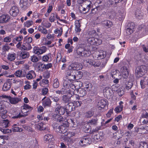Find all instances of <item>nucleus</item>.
Returning <instances> with one entry per match:
<instances>
[{"label":"nucleus","mask_w":148,"mask_h":148,"mask_svg":"<svg viewBox=\"0 0 148 148\" xmlns=\"http://www.w3.org/2000/svg\"><path fill=\"white\" fill-rule=\"evenodd\" d=\"M101 23L103 26L106 28H109L113 25L112 21L108 20H104L102 21Z\"/></svg>","instance_id":"aec40b11"},{"label":"nucleus","mask_w":148,"mask_h":148,"mask_svg":"<svg viewBox=\"0 0 148 148\" xmlns=\"http://www.w3.org/2000/svg\"><path fill=\"white\" fill-rule=\"evenodd\" d=\"M59 19V17L58 15L55 12L52 13L50 15V17L49 18V20L51 22H53L56 20V19Z\"/></svg>","instance_id":"7c9ffc66"},{"label":"nucleus","mask_w":148,"mask_h":148,"mask_svg":"<svg viewBox=\"0 0 148 148\" xmlns=\"http://www.w3.org/2000/svg\"><path fill=\"white\" fill-rule=\"evenodd\" d=\"M47 50V48L45 46L39 47L35 46L33 48V52L37 55L38 56L45 53Z\"/></svg>","instance_id":"423d86ee"},{"label":"nucleus","mask_w":148,"mask_h":148,"mask_svg":"<svg viewBox=\"0 0 148 148\" xmlns=\"http://www.w3.org/2000/svg\"><path fill=\"white\" fill-rule=\"evenodd\" d=\"M138 29L139 32L143 35H145L148 34V26L141 25L138 26Z\"/></svg>","instance_id":"9b49d317"},{"label":"nucleus","mask_w":148,"mask_h":148,"mask_svg":"<svg viewBox=\"0 0 148 148\" xmlns=\"http://www.w3.org/2000/svg\"><path fill=\"white\" fill-rule=\"evenodd\" d=\"M123 102L121 101L119 103V105L116 107L114 109V111L116 113H119L122 111L123 108Z\"/></svg>","instance_id":"c85d7f7f"},{"label":"nucleus","mask_w":148,"mask_h":148,"mask_svg":"<svg viewBox=\"0 0 148 148\" xmlns=\"http://www.w3.org/2000/svg\"><path fill=\"white\" fill-rule=\"evenodd\" d=\"M21 101L20 98L17 97H10L9 99V101L12 104H16Z\"/></svg>","instance_id":"f704fd0d"},{"label":"nucleus","mask_w":148,"mask_h":148,"mask_svg":"<svg viewBox=\"0 0 148 148\" xmlns=\"http://www.w3.org/2000/svg\"><path fill=\"white\" fill-rule=\"evenodd\" d=\"M50 97L53 101L56 102V105H59V103L58 102L60 100L59 98L58 97L55 96H50Z\"/></svg>","instance_id":"de8ad7c7"},{"label":"nucleus","mask_w":148,"mask_h":148,"mask_svg":"<svg viewBox=\"0 0 148 148\" xmlns=\"http://www.w3.org/2000/svg\"><path fill=\"white\" fill-rule=\"evenodd\" d=\"M146 67L144 65L138 66L135 71L136 74L139 77H141L145 74L147 71Z\"/></svg>","instance_id":"0eeeda50"},{"label":"nucleus","mask_w":148,"mask_h":148,"mask_svg":"<svg viewBox=\"0 0 148 148\" xmlns=\"http://www.w3.org/2000/svg\"><path fill=\"white\" fill-rule=\"evenodd\" d=\"M89 36V38L87 39L88 43L91 45H98L102 43L101 40L99 38H95L94 36L97 35V32L95 30H92L88 33Z\"/></svg>","instance_id":"f03ea898"},{"label":"nucleus","mask_w":148,"mask_h":148,"mask_svg":"<svg viewBox=\"0 0 148 148\" xmlns=\"http://www.w3.org/2000/svg\"><path fill=\"white\" fill-rule=\"evenodd\" d=\"M74 67L73 68V70H79L82 68V66L80 64L76 63L74 65Z\"/></svg>","instance_id":"8fccbe9b"},{"label":"nucleus","mask_w":148,"mask_h":148,"mask_svg":"<svg viewBox=\"0 0 148 148\" xmlns=\"http://www.w3.org/2000/svg\"><path fill=\"white\" fill-rule=\"evenodd\" d=\"M57 105L58 106L55 110L56 112L60 115H63L65 113L64 108L62 107L59 104Z\"/></svg>","instance_id":"bb28decb"},{"label":"nucleus","mask_w":148,"mask_h":148,"mask_svg":"<svg viewBox=\"0 0 148 148\" xmlns=\"http://www.w3.org/2000/svg\"><path fill=\"white\" fill-rule=\"evenodd\" d=\"M31 60L33 62H37L38 61V59L35 55H34L30 57Z\"/></svg>","instance_id":"864d4df0"},{"label":"nucleus","mask_w":148,"mask_h":148,"mask_svg":"<svg viewBox=\"0 0 148 148\" xmlns=\"http://www.w3.org/2000/svg\"><path fill=\"white\" fill-rule=\"evenodd\" d=\"M135 16L136 17L139 19H140L143 18V15L142 14V12L140 9H138L136 10L135 12Z\"/></svg>","instance_id":"e433bc0d"},{"label":"nucleus","mask_w":148,"mask_h":148,"mask_svg":"<svg viewBox=\"0 0 148 148\" xmlns=\"http://www.w3.org/2000/svg\"><path fill=\"white\" fill-rule=\"evenodd\" d=\"M63 84L64 88L66 89L71 88L73 90H74V91L78 89L79 87V86H78L77 84H75L73 82L68 79L64 81Z\"/></svg>","instance_id":"7ed1b4c3"},{"label":"nucleus","mask_w":148,"mask_h":148,"mask_svg":"<svg viewBox=\"0 0 148 148\" xmlns=\"http://www.w3.org/2000/svg\"><path fill=\"white\" fill-rule=\"evenodd\" d=\"M133 85V83L131 82L128 81L126 84L125 88L129 90L131 88Z\"/></svg>","instance_id":"69168bd1"},{"label":"nucleus","mask_w":148,"mask_h":148,"mask_svg":"<svg viewBox=\"0 0 148 148\" xmlns=\"http://www.w3.org/2000/svg\"><path fill=\"white\" fill-rule=\"evenodd\" d=\"M93 139L97 141H101L103 138V135L102 132H99L98 133L95 134L93 136Z\"/></svg>","instance_id":"393cba45"},{"label":"nucleus","mask_w":148,"mask_h":148,"mask_svg":"<svg viewBox=\"0 0 148 148\" xmlns=\"http://www.w3.org/2000/svg\"><path fill=\"white\" fill-rule=\"evenodd\" d=\"M83 138V139L84 145H87V144H89L90 143V139L89 138L86 137Z\"/></svg>","instance_id":"338daca9"},{"label":"nucleus","mask_w":148,"mask_h":148,"mask_svg":"<svg viewBox=\"0 0 148 148\" xmlns=\"http://www.w3.org/2000/svg\"><path fill=\"white\" fill-rule=\"evenodd\" d=\"M62 29H56L54 31V33L55 34H58V36H61L62 34Z\"/></svg>","instance_id":"052dcab7"},{"label":"nucleus","mask_w":148,"mask_h":148,"mask_svg":"<svg viewBox=\"0 0 148 148\" xmlns=\"http://www.w3.org/2000/svg\"><path fill=\"white\" fill-rule=\"evenodd\" d=\"M120 71L123 78L124 79H127L129 75V72L127 67L125 66L122 67Z\"/></svg>","instance_id":"2eb2a0df"},{"label":"nucleus","mask_w":148,"mask_h":148,"mask_svg":"<svg viewBox=\"0 0 148 148\" xmlns=\"http://www.w3.org/2000/svg\"><path fill=\"white\" fill-rule=\"evenodd\" d=\"M16 54L15 53H9L7 56V59L10 61L14 60L16 58Z\"/></svg>","instance_id":"c9c22d12"},{"label":"nucleus","mask_w":148,"mask_h":148,"mask_svg":"<svg viewBox=\"0 0 148 148\" xmlns=\"http://www.w3.org/2000/svg\"><path fill=\"white\" fill-rule=\"evenodd\" d=\"M20 5L21 8L24 10H26L29 6V3L28 0H20Z\"/></svg>","instance_id":"f3484780"},{"label":"nucleus","mask_w":148,"mask_h":148,"mask_svg":"<svg viewBox=\"0 0 148 148\" xmlns=\"http://www.w3.org/2000/svg\"><path fill=\"white\" fill-rule=\"evenodd\" d=\"M73 104V106H74V108L75 109V107H78L80 106L82 104V102L81 101H74Z\"/></svg>","instance_id":"603ef678"},{"label":"nucleus","mask_w":148,"mask_h":148,"mask_svg":"<svg viewBox=\"0 0 148 148\" xmlns=\"http://www.w3.org/2000/svg\"><path fill=\"white\" fill-rule=\"evenodd\" d=\"M114 2V0H108L105 3L104 5L108 7L115 6L116 4Z\"/></svg>","instance_id":"2f4dec72"},{"label":"nucleus","mask_w":148,"mask_h":148,"mask_svg":"<svg viewBox=\"0 0 148 148\" xmlns=\"http://www.w3.org/2000/svg\"><path fill=\"white\" fill-rule=\"evenodd\" d=\"M33 109L32 107L30 106L28 104H24L21 107V113L19 112L18 114L17 113L15 116H12V118L15 119L26 116L29 114V112L31 111Z\"/></svg>","instance_id":"f257e3e1"},{"label":"nucleus","mask_w":148,"mask_h":148,"mask_svg":"<svg viewBox=\"0 0 148 148\" xmlns=\"http://www.w3.org/2000/svg\"><path fill=\"white\" fill-rule=\"evenodd\" d=\"M31 124L33 125H35V127L40 130H45L46 129L45 125L40 121H38L37 122L32 121Z\"/></svg>","instance_id":"1a4fd4ad"},{"label":"nucleus","mask_w":148,"mask_h":148,"mask_svg":"<svg viewBox=\"0 0 148 148\" xmlns=\"http://www.w3.org/2000/svg\"><path fill=\"white\" fill-rule=\"evenodd\" d=\"M52 55L50 53L46 54L42 57V59L44 62H49L52 61Z\"/></svg>","instance_id":"4be33fe9"},{"label":"nucleus","mask_w":148,"mask_h":148,"mask_svg":"<svg viewBox=\"0 0 148 148\" xmlns=\"http://www.w3.org/2000/svg\"><path fill=\"white\" fill-rule=\"evenodd\" d=\"M26 76L27 79H30L33 77H35L36 74L34 71L31 70L29 71L27 74L26 73Z\"/></svg>","instance_id":"473e14b6"},{"label":"nucleus","mask_w":148,"mask_h":148,"mask_svg":"<svg viewBox=\"0 0 148 148\" xmlns=\"http://www.w3.org/2000/svg\"><path fill=\"white\" fill-rule=\"evenodd\" d=\"M7 111L6 110H3L1 112V117L3 119H5L7 117L6 114L7 113Z\"/></svg>","instance_id":"6e6d98bb"},{"label":"nucleus","mask_w":148,"mask_h":148,"mask_svg":"<svg viewBox=\"0 0 148 148\" xmlns=\"http://www.w3.org/2000/svg\"><path fill=\"white\" fill-rule=\"evenodd\" d=\"M141 118H148V113L146 111H144L143 112L140 117Z\"/></svg>","instance_id":"0e129e2a"},{"label":"nucleus","mask_w":148,"mask_h":148,"mask_svg":"<svg viewBox=\"0 0 148 148\" xmlns=\"http://www.w3.org/2000/svg\"><path fill=\"white\" fill-rule=\"evenodd\" d=\"M3 122L1 123V125L3 127H7L8 126L9 124V121H2Z\"/></svg>","instance_id":"680f3d73"},{"label":"nucleus","mask_w":148,"mask_h":148,"mask_svg":"<svg viewBox=\"0 0 148 148\" xmlns=\"http://www.w3.org/2000/svg\"><path fill=\"white\" fill-rule=\"evenodd\" d=\"M75 133L73 132H66L64 134V139L66 141L70 143H72L73 142V140L71 137L74 136Z\"/></svg>","instance_id":"9d476101"},{"label":"nucleus","mask_w":148,"mask_h":148,"mask_svg":"<svg viewBox=\"0 0 148 148\" xmlns=\"http://www.w3.org/2000/svg\"><path fill=\"white\" fill-rule=\"evenodd\" d=\"M12 85L11 80L10 79H7L4 84L2 87V90L4 91H7L10 89Z\"/></svg>","instance_id":"4468645a"},{"label":"nucleus","mask_w":148,"mask_h":148,"mask_svg":"<svg viewBox=\"0 0 148 148\" xmlns=\"http://www.w3.org/2000/svg\"><path fill=\"white\" fill-rule=\"evenodd\" d=\"M73 93V92H69L66 94L64 95L62 97V100L63 101L66 103H70L71 101V98L72 97V94Z\"/></svg>","instance_id":"f8f14e48"},{"label":"nucleus","mask_w":148,"mask_h":148,"mask_svg":"<svg viewBox=\"0 0 148 148\" xmlns=\"http://www.w3.org/2000/svg\"><path fill=\"white\" fill-rule=\"evenodd\" d=\"M59 83L57 78L55 79L54 80V83L53 85V87L54 88H58L59 87Z\"/></svg>","instance_id":"3c124183"},{"label":"nucleus","mask_w":148,"mask_h":148,"mask_svg":"<svg viewBox=\"0 0 148 148\" xmlns=\"http://www.w3.org/2000/svg\"><path fill=\"white\" fill-rule=\"evenodd\" d=\"M49 82L48 80L47 79H43L42 80V82H40V85L42 86H43V84L47 85V86H48Z\"/></svg>","instance_id":"13d9d810"},{"label":"nucleus","mask_w":148,"mask_h":148,"mask_svg":"<svg viewBox=\"0 0 148 148\" xmlns=\"http://www.w3.org/2000/svg\"><path fill=\"white\" fill-rule=\"evenodd\" d=\"M81 85L84 88H86L89 90H91L92 87V85L91 83L88 81H84L82 82Z\"/></svg>","instance_id":"b1692460"},{"label":"nucleus","mask_w":148,"mask_h":148,"mask_svg":"<svg viewBox=\"0 0 148 148\" xmlns=\"http://www.w3.org/2000/svg\"><path fill=\"white\" fill-rule=\"evenodd\" d=\"M77 89L75 90L77 91V93L79 94V96L80 97H83L86 94V91L84 89L80 88Z\"/></svg>","instance_id":"72a5a7b5"},{"label":"nucleus","mask_w":148,"mask_h":148,"mask_svg":"<svg viewBox=\"0 0 148 148\" xmlns=\"http://www.w3.org/2000/svg\"><path fill=\"white\" fill-rule=\"evenodd\" d=\"M60 114H55L53 115V119L54 120H62L63 117Z\"/></svg>","instance_id":"ea45409f"},{"label":"nucleus","mask_w":148,"mask_h":148,"mask_svg":"<svg viewBox=\"0 0 148 148\" xmlns=\"http://www.w3.org/2000/svg\"><path fill=\"white\" fill-rule=\"evenodd\" d=\"M84 4H85L86 5H87L86 8L87 9H88V11L86 12L85 13H87L88 12L89 10L90 9L92 2L88 0L85 2H84Z\"/></svg>","instance_id":"a18cd8bd"},{"label":"nucleus","mask_w":148,"mask_h":148,"mask_svg":"<svg viewBox=\"0 0 148 148\" xmlns=\"http://www.w3.org/2000/svg\"><path fill=\"white\" fill-rule=\"evenodd\" d=\"M10 47L9 46L8 44H5L3 45L2 48V50L3 52L5 53L6 51H8L10 49Z\"/></svg>","instance_id":"49530a36"},{"label":"nucleus","mask_w":148,"mask_h":148,"mask_svg":"<svg viewBox=\"0 0 148 148\" xmlns=\"http://www.w3.org/2000/svg\"><path fill=\"white\" fill-rule=\"evenodd\" d=\"M10 19L9 16L7 14H3L0 16V23H4L8 22Z\"/></svg>","instance_id":"6ab92c4d"},{"label":"nucleus","mask_w":148,"mask_h":148,"mask_svg":"<svg viewBox=\"0 0 148 148\" xmlns=\"http://www.w3.org/2000/svg\"><path fill=\"white\" fill-rule=\"evenodd\" d=\"M62 125H61L58 128H56V132L64 134L66 133L67 131V127L70 126L68 121H62Z\"/></svg>","instance_id":"20e7f679"},{"label":"nucleus","mask_w":148,"mask_h":148,"mask_svg":"<svg viewBox=\"0 0 148 148\" xmlns=\"http://www.w3.org/2000/svg\"><path fill=\"white\" fill-rule=\"evenodd\" d=\"M77 53L79 56L84 57H88L91 54V51L89 49L82 48L77 49Z\"/></svg>","instance_id":"39448f33"},{"label":"nucleus","mask_w":148,"mask_h":148,"mask_svg":"<svg viewBox=\"0 0 148 148\" xmlns=\"http://www.w3.org/2000/svg\"><path fill=\"white\" fill-rule=\"evenodd\" d=\"M19 10L18 8L16 6H13L10 11V14L13 17H16L19 14Z\"/></svg>","instance_id":"ddd939ff"},{"label":"nucleus","mask_w":148,"mask_h":148,"mask_svg":"<svg viewBox=\"0 0 148 148\" xmlns=\"http://www.w3.org/2000/svg\"><path fill=\"white\" fill-rule=\"evenodd\" d=\"M76 75L75 76V80L77 81L82 78V73L80 71H77L75 73Z\"/></svg>","instance_id":"a19ab883"},{"label":"nucleus","mask_w":148,"mask_h":148,"mask_svg":"<svg viewBox=\"0 0 148 148\" xmlns=\"http://www.w3.org/2000/svg\"><path fill=\"white\" fill-rule=\"evenodd\" d=\"M13 39L12 41L13 43L16 44L17 42H21L23 39V37L22 36H19L15 38H13Z\"/></svg>","instance_id":"79ce46f5"},{"label":"nucleus","mask_w":148,"mask_h":148,"mask_svg":"<svg viewBox=\"0 0 148 148\" xmlns=\"http://www.w3.org/2000/svg\"><path fill=\"white\" fill-rule=\"evenodd\" d=\"M33 24V22L32 20H28L24 22V27L28 28L31 26Z\"/></svg>","instance_id":"c03bdc74"},{"label":"nucleus","mask_w":148,"mask_h":148,"mask_svg":"<svg viewBox=\"0 0 148 148\" xmlns=\"http://www.w3.org/2000/svg\"><path fill=\"white\" fill-rule=\"evenodd\" d=\"M13 131L14 132H21L23 131V129L17 127H12Z\"/></svg>","instance_id":"bf43d9fd"},{"label":"nucleus","mask_w":148,"mask_h":148,"mask_svg":"<svg viewBox=\"0 0 148 148\" xmlns=\"http://www.w3.org/2000/svg\"><path fill=\"white\" fill-rule=\"evenodd\" d=\"M42 105L44 107H50L51 106L52 101L49 98H47L46 97H45L42 99Z\"/></svg>","instance_id":"a211bd4d"},{"label":"nucleus","mask_w":148,"mask_h":148,"mask_svg":"<svg viewBox=\"0 0 148 148\" xmlns=\"http://www.w3.org/2000/svg\"><path fill=\"white\" fill-rule=\"evenodd\" d=\"M14 37V35L12 34L6 36L4 38L3 41L5 42H10L11 41Z\"/></svg>","instance_id":"4c0bfd02"},{"label":"nucleus","mask_w":148,"mask_h":148,"mask_svg":"<svg viewBox=\"0 0 148 148\" xmlns=\"http://www.w3.org/2000/svg\"><path fill=\"white\" fill-rule=\"evenodd\" d=\"M29 56V53L25 51H22L20 54V58L21 60L28 58Z\"/></svg>","instance_id":"c756f323"},{"label":"nucleus","mask_w":148,"mask_h":148,"mask_svg":"<svg viewBox=\"0 0 148 148\" xmlns=\"http://www.w3.org/2000/svg\"><path fill=\"white\" fill-rule=\"evenodd\" d=\"M34 148H37L38 146V141L35 138L33 140V143L32 144Z\"/></svg>","instance_id":"e2e57ef3"},{"label":"nucleus","mask_w":148,"mask_h":148,"mask_svg":"<svg viewBox=\"0 0 148 148\" xmlns=\"http://www.w3.org/2000/svg\"><path fill=\"white\" fill-rule=\"evenodd\" d=\"M45 64L40 63L38 66V69L40 71H42L44 70L45 69Z\"/></svg>","instance_id":"774afa93"},{"label":"nucleus","mask_w":148,"mask_h":148,"mask_svg":"<svg viewBox=\"0 0 148 148\" xmlns=\"http://www.w3.org/2000/svg\"><path fill=\"white\" fill-rule=\"evenodd\" d=\"M71 71H69L67 72L66 74V77L67 79L73 81L75 80V75L72 74Z\"/></svg>","instance_id":"cd10ccee"},{"label":"nucleus","mask_w":148,"mask_h":148,"mask_svg":"<svg viewBox=\"0 0 148 148\" xmlns=\"http://www.w3.org/2000/svg\"><path fill=\"white\" fill-rule=\"evenodd\" d=\"M38 30L41 33L43 34H46L47 33V29L43 27L39 26L38 27Z\"/></svg>","instance_id":"37998d69"},{"label":"nucleus","mask_w":148,"mask_h":148,"mask_svg":"<svg viewBox=\"0 0 148 148\" xmlns=\"http://www.w3.org/2000/svg\"><path fill=\"white\" fill-rule=\"evenodd\" d=\"M135 24L133 22H130L127 24L126 29L127 35H130L135 30Z\"/></svg>","instance_id":"6e6552de"},{"label":"nucleus","mask_w":148,"mask_h":148,"mask_svg":"<svg viewBox=\"0 0 148 148\" xmlns=\"http://www.w3.org/2000/svg\"><path fill=\"white\" fill-rule=\"evenodd\" d=\"M50 76V71H47L44 72L43 74V76L45 79H48L49 78Z\"/></svg>","instance_id":"4d7b16f0"},{"label":"nucleus","mask_w":148,"mask_h":148,"mask_svg":"<svg viewBox=\"0 0 148 148\" xmlns=\"http://www.w3.org/2000/svg\"><path fill=\"white\" fill-rule=\"evenodd\" d=\"M86 61L87 63H89V65L93 66L94 67H97L99 66V64H97L96 62L92 59H87L86 60Z\"/></svg>","instance_id":"58836bf2"},{"label":"nucleus","mask_w":148,"mask_h":148,"mask_svg":"<svg viewBox=\"0 0 148 148\" xmlns=\"http://www.w3.org/2000/svg\"><path fill=\"white\" fill-rule=\"evenodd\" d=\"M73 103L71 102L68 103L65 106V111L67 113H68L74 110L75 109L73 107Z\"/></svg>","instance_id":"a878e982"},{"label":"nucleus","mask_w":148,"mask_h":148,"mask_svg":"<svg viewBox=\"0 0 148 148\" xmlns=\"http://www.w3.org/2000/svg\"><path fill=\"white\" fill-rule=\"evenodd\" d=\"M94 112L91 111H88L85 113V117L86 118L91 117L94 114Z\"/></svg>","instance_id":"09e8293b"},{"label":"nucleus","mask_w":148,"mask_h":148,"mask_svg":"<svg viewBox=\"0 0 148 148\" xmlns=\"http://www.w3.org/2000/svg\"><path fill=\"white\" fill-rule=\"evenodd\" d=\"M139 148H148V144L145 142H141Z\"/></svg>","instance_id":"5fc2aeb1"},{"label":"nucleus","mask_w":148,"mask_h":148,"mask_svg":"<svg viewBox=\"0 0 148 148\" xmlns=\"http://www.w3.org/2000/svg\"><path fill=\"white\" fill-rule=\"evenodd\" d=\"M26 73L25 71H22V70H19L16 71L14 75L16 77H23L26 76Z\"/></svg>","instance_id":"5701e85b"},{"label":"nucleus","mask_w":148,"mask_h":148,"mask_svg":"<svg viewBox=\"0 0 148 148\" xmlns=\"http://www.w3.org/2000/svg\"><path fill=\"white\" fill-rule=\"evenodd\" d=\"M108 102L106 99H101L99 101L97 105V107L99 110L104 109Z\"/></svg>","instance_id":"dca6fc26"},{"label":"nucleus","mask_w":148,"mask_h":148,"mask_svg":"<svg viewBox=\"0 0 148 148\" xmlns=\"http://www.w3.org/2000/svg\"><path fill=\"white\" fill-rule=\"evenodd\" d=\"M54 140L53 136L50 134H46L44 137V140L47 143H51Z\"/></svg>","instance_id":"412c9836"}]
</instances>
